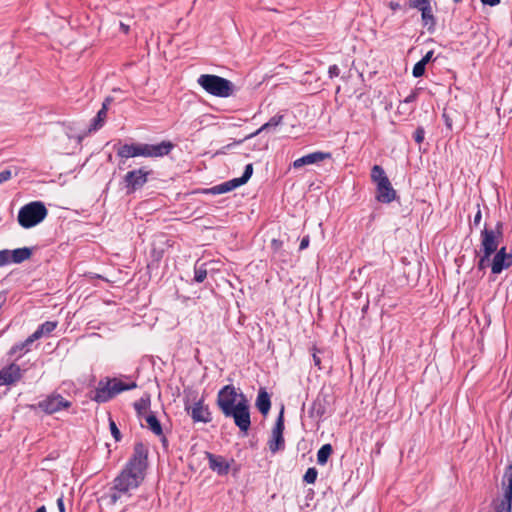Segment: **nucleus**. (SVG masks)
Here are the masks:
<instances>
[{
	"label": "nucleus",
	"instance_id": "obj_57",
	"mask_svg": "<svg viewBox=\"0 0 512 512\" xmlns=\"http://www.w3.org/2000/svg\"><path fill=\"white\" fill-rule=\"evenodd\" d=\"M356 72H357L360 76H362V74H363V71H359L358 69H356Z\"/></svg>",
	"mask_w": 512,
	"mask_h": 512
},
{
	"label": "nucleus",
	"instance_id": "obj_32",
	"mask_svg": "<svg viewBox=\"0 0 512 512\" xmlns=\"http://www.w3.org/2000/svg\"><path fill=\"white\" fill-rule=\"evenodd\" d=\"M11 250L3 249L0 250V267L11 264Z\"/></svg>",
	"mask_w": 512,
	"mask_h": 512
},
{
	"label": "nucleus",
	"instance_id": "obj_40",
	"mask_svg": "<svg viewBox=\"0 0 512 512\" xmlns=\"http://www.w3.org/2000/svg\"><path fill=\"white\" fill-rule=\"evenodd\" d=\"M12 177V172L9 169L0 171V184L8 181Z\"/></svg>",
	"mask_w": 512,
	"mask_h": 512
},
{
	"label": "nucleus",
	"instance_id": "obj_26",
	"mask_svg": "<svg viewBox=\"0 0 512 512\" xmlns=\"http://www.w3.org/2000/svg\"><path fill=\"white\" fill-rule=\"evenodd\" d=\"M144 419L146 422V428H148L156 436H162V425L158 418L153 413L147 414L146 416H144Z\"/></svg>",
	"mask_w": 512,
	"mask_h": 512
},
{
	"label": "nucleus",
	"instance_id": "obj_15",
	"mask_svg": "<svg viewBox=\"0 0 512 512\" xmlns=\"http://www.w3.org/2000/svg\"><path fill=\"white\" fill-rule=\"evenodd\" d=\"M497 248L498 241L496 232L484 228L481 232V249L483 253H486V257H491V255L497 251Z\"/></svg>",
	"mask_w": 512,
	"mask_h": 512
},
{
	"label": "nucleus",
	"instance_id": "obj_3",
	"mask_svg": "<svg viewBox=\"0 0 512 512\" xmlns=\"http://www.w3.org/2000/svg\"><path fill=\"white\" fill-rule=\"evenodd\" d=\"M371 181L376 186L375 198L378 202L389 204L397 197V192L393 188L385 170L380 165H374L371 168Z\"/></svg>",
	"mask_w": 512,
	"mask_h": 512
},
{
	"label": "nucleus",
	"instance_id": "obj_12",
	"mask_svg": "<svg viewBox=\"0 0 512 512\" xmlns=\"http://www.w3.org/2000/svg\"><path fill=\"white\" fill-rule=\"evenodd\" d=\"M70 405L71 403L65 400L60 394H53L39 402V407L48 414L68 408Z\"/></svg>",
	"mask_w": 512,
	"mask_h": 512
},
{
	"label": "nucleus",
	"instance_id": "obj_56",
	"mask_svg": "<svg viewBox=\"0 0 512 512\" xmlns=\"http://www.w3.org/2000/svg\"><path fill=\"white\" fill-rule=\"evenodd\" d=\"M36 512H47L45 506L39 507Z\"/></svg>",
	"mask_w": 512,
	"mask_h": 512
},
{
	"label": "nucleus",
	"instance_id": "obj_35",
	"mask_svg": "<svg viewBox=\"0 0 512 512\" xmlns=\"http://www.w3.org/2000/svg\"><path fill=\"white\" fill-rule=\"evenodd\" d=\"M149 406V400L140 399L134 403V408L138 413V416L142 415V411L146 410Z\"/></svg>",
	"mask_w": 512,
	"mask_h": 512
},
{
	"label": "nucleus",
	"instance_id": "obj_10",
	"mask_svg": "<svg viewBox=\"0 0 512 512\" xmlns=\"http://www.w3.org/2000/svg\"><path fill=\"white\" fill-rule=\"evenodd\" d=\"M283 431H284V417H283V409H282L276 419L275 426L272 430L271 438L268 441L269 450L272 453H276L285 448Z\"/></svg>",
	"mask_w": 512,
	"mask_h": 512
},
{
	"label": "nucleus",
	"instance_id": "obj_47",
	"mask_svg": "<svg viewBox=\"0 0 512 512\" xmlns=\"http://www.w3.org/2000/svg\"><path fill=\"white\" fill-rule=\"evenodd\" d=\"M316 352H317V349H314V353H313V355H312V357H313V363H314V365H315L316 367H318L319 369H321V366H320V365H321V359H320V357L317 355V353H316Z\"/></svg>",
	"mask_w": 512,
	"mask_h": 512
},
{
	"label": "nucleus",
	"instance_id": "obj_6",
	"mask_svg": "<svg viewBox=\"0 0 512 512\" xmlns=\"http://www.w3.org/2000/svg\"><path fill=\"white\" fill-rule=\"evenodd\" d=\"M47 208L41 201L30 202L20 208L18 223L23 228H32L42 222L47 216Z\"/></svg>",
	"mask_w": 512,
	"mask_h": 512
},
{
	"label": "nucleus",
	"instance_id": "obj_25",
	"mask_svg": "<svg viewBox=\"0 0 512 512\" xmlns=\"http://www.w3.org/2000/svg\"><path fill=\"white\" fill-rule=\"evenodd\" d=\"M57 327V322L46 321L38 326V328L32 333V339H40L43 336L49 335Z\"/></svg>",
	"mask_w": 512,
	"mask_h": 512
},
{
	"label": "nucleus",
	"instance_id": "obj_51",
	"mask_svg": "<svg viewBox=\"0 0 512 512\" xmlns=\"http://www.w3.org/2000/svg\"><path fill=\"white\" fill-rule=\"evenodd\" d=\"M6 300H7V292L1 291L0 292V309L6 303Z\"/></svg>",
	"mask_w": 512,
	"mask_h": 512
},
{
	"label": "nucleus",
	"instance_id": "obj_45",
	"mask_svg": "<svg viewBox=\"0 0 512 512\" xmlns=\"http://www.w3.org/2000/svg\"><path fill=\"white\" fill-rule=\"evenodd\" d=\"M309 243H310V238H309V236H308V235L304 236V237L301 239V242H300V245H299V249H300V250H304V249L308 248Z\"/></svg>",
	"mask_w": 512,
	"mask_h": 512
},
{
	"label": "nucleus",
	"instance_id": "obj_58",
	"mask_svg": "<svg viewBox=\"0 0 512 512\" xmlns=\"http://www.w3.org/2000/svg\"><path fill=\"white\" fill-rule=\"evenodd\" d=\"M455 3H459L461 2V0H453Z\"/></svg>",
	"mask_w": 512,
	"mask_h": 512
},
{
	"label": "nucleus",
	"instance_id": "obj_23",
	"mask_svg": "<svg viewBox=\"0 0 512 512\" xmlns=\"http://www.w3.org/2000/svg\"><path fill=\"white\" fill-rule=\"evenodd\" d=\"M282 121H283V115L276 114L273 117H271L268 122L263 124L258 130H256L255 132L251 133L250 135H248L245 139L253 138L256 135H258V134H260L261 132H264V131L275 130L276 127H278L280 124H282Z\"/></svg>",
	"mask_w": 512,
	"mask_h": 512
},
{
	"label": "nucleus",
	"instance_id": "obj_29",
	"mask_svg": "<svg viewBox=\"0 0 512 512\" xmlns=\"http://www.w3.org/2000/svg\"><path fill=\"white\" fill-rule=\"evenodd\" d=\"M332 453V446L330 444H324L317 452V463L319 465H325L328 458Z\"/></svg>",
	"mask_w": 512,
	"mask_h": 512
},
{
	"label": "nucleus",
	"instance_id": "obj_46",
	"mask_svg": "<svg viewBox=\"0 0 512 512\" xmlns=\"http://www.w3.org/2000/svg\"><path fill=\"white\" fill-rule=\"evenodd\" d=\"M328 74L330 78L336 77L339 75L338 66H329Z\"/></svg>",
	"mask_w": 512,
	"mask_h": 512
},
{
	"label": "nucleus",
	"instance_id": "obj_53",
	"mask_svg": "<svg viewBox=\"0 0 512 512\" xmlns=\"http://www.w3.org/2000/svg\"><path fill=\"white\" fill-rule=\"evenodd\" d=\"M120 29L125 34H127L129 32V26L122 22L120 23Z\"/></svg>",
	"mask_w": 512,
	"mask_h": 512
},
{
	"label": "nucleus",
	"instance_id": "obj_22",
	"mask_svg": "<svg viewBox=\"0 0 512 512\" xmlns=\"http://www.w3.org/2000/svg\"><path fill=\"white\" fill-rule=\"evenodd\" d=\"M256 407L263 415L268 414L271 408L270 395L268 394L265 388L259 389L256 399Z\"/></svg>",
	"mask_w": 512,
	"mask_h": 512
},
{
	"label": "nucleus",
	"instance_id": "obj_38",
	"mask_svg": "<svg viewBox=\"0 0 512 512\" xmlns=\"http://www.w3.org/2000/svg\"><path fill=\"white\" fill-rule=\"evenodd\" d=\"M430 6V2L428 0H410V7L417 8L422 12L423 7Z\"/></svg>",
	"mask_w": 512,
	"mask_h": 512
},
{
	"label": "nucleus",
	"instance_id": "obj_4",
	"mask_svg": "<svg viewBox=\"0 0 512 512\" xmlns=\"http://www.w3.org/2000/svg\"><path fill=\"white\" fill-rule=\"evenodd\" d=\"M136 387L137 384L134 381L125 383L117 378H106L105 380L99 381L98 386L95 389L93 400L98 403H105L115 397L117 394L123 391L132 390Z\"/></svg>",
	"mask_w": 512,
	"mask_h": 512
},
{
	"label": "nucleus",
	"instance_id": "obj_13",
	"mask_svg": "<svg viewBox=\"0 0 512 512\" xmlns=\"http://www.w3.org/2000/svg\"><path fill=\"white\" fill-rule=\"evenodd\" d=\"M174 148V144L170 141H162L158 144H145V157L158 158L168 155Z\"/></svg>",
	"mask_w": 512,
	"mask_h": 512
},
{
	"label": "nucleus",
	"instance_id": "obj_55",
	"mask_svg": "<svg viewBox=\"0 0 512 512\" xmlns=\"http://www.w3.org/2000/svg\"><path fill=\"white\" fill-rule=\"evenodd\" d=\"M501 228H502V223L501 222H498L497 225H496V229H497V233L499 235H501Z\"/></svg>",
	"mask_w": 512,
	"mask_h": 512
},
{
	"label": "nucleus",
	"instance_id": "obj_36",
	"mask_svg": "<svg viewBox=\"0 0 512 512\" xmlns=\"http://www.w3.org/2000/svg\"><path fill=\"white\" fill-rule=\"evenodd\" d=\"M417 99V92L412 91L399 105V109L405 108L406 105L414 103Z\"/></svg>",
	"mask_w": 512,
	"mask_h": 512
},
{
	"label": "nucleus",
	"instance_id": "obj_31",
	"mask_svg": "<svg viewBox=\"0 0 512 512\" xmlns=\"http://www.w3.org/2000/svg\"><path fill=\"white\" fill-rule=\"evenodd\" d=\"M318 471L315 467H310L307 469L303 476V481L308 484H313L317 479Z\"/></svg>",
	"mask_w": 512,
	"mask_h": 512
},
{
	"label": "nucleus",
	"instance_id": "obj_28",
	"mask_svg": "<svg viewBox=\"0 0 512 512\" xmlns=\"http://www.w3.org/2000/svg\"><path fill=\"white\" fill-rule=\"evenodd\" d=\"M421 14H422L423 25L427 27L428 31H430V32L433 31L436 22H435L434 15L432 13L431 5L428 7L427 6L423 7Z\"/></svg>",
	"mask_w": 512,
	"mask_h": 512
},
{
	"label": "nucleus",
	"instance_id": "obj_33",
	"mask_svg": "<svg viewBox=\"0 0 512 512\" xmlns=\"http://www.w3.org/2000/svg\"><path fill=\"white\" fill-rule=\"evenodd\" d=\"M66 135L69 139H75L77 143H81L82 140L89 134L86 130L79 134H75L71 128H67Z\"/></svg>",
	"mask_w": 512,
	"mask_h": 512
},
{
	"label": "nucleus",
	"instance_id": "obj_14",
	"mask_svg": "<svg viewBox=\"0 0 512 512\" xmlns=\"http://www.w3.org/2000/svg\"><path fill=\"white\" fill-rule=\"evenodd\" d=\"M512 265V254L506 252V248L502 247L498 250L491 264L493 274H500L504 269Z\"/></svg>",
	"mask_w": 512,
	"mask_h": 512
},
{
	"label": "nucleus",
	"instance_id": "obj_9",
	"mask_svg": "<svg viewBox=\"0 0 512 512\" xmlns=\"http://www.w3.org/2000/svg\"><path fill=\"white\" fill-rule=\"evenodd\" d=\"M150 173V171L144 168L127 172L124 176V185L127 193H134L136 190L142 188L147 183Z\"/></svg>",
	"mask_w": 512,
	"mask_h": 512
},
{
	"label": "nucleus",
	"instance_id": "obj_37",
	"mask_svg": "<svg viewBox=\"0 0 512 512\" xmlns=\"http://www.w3.org/2000/svg\"><path fill=\"white\" fill-rule=\"evenodd\" d=\"M413 138L417 144H421L425 138V130L423 127H418L414 133Z\"/></svg>",
	"mask_w": 512,
	"mask_h": 512
},
{
	"label": "nucleus",
	"instance_id": "obj_30",
	"mask_svg": "<svg viewBox=\"0 0 512 512\" xmlns=\"http://www.w3.org/2000/svg\"><path fill=\"white\" fill-rule=\"evenodd\" d=\"M207 277V263H196L194 267V280L202 283Z\"/></svg>",
	"mask_w": 512,
	"mask_h": 512
},
{
	"label": "nucleus",
	"instance_id": "obj_44",
	"mask_svg": "<svg viewBox=\"0 0 512 512\" xmlns=\"http://www.w3.org/2000/svg\"><path fill=\"white\" fill-rule=\"evenodd\" d=\"M489 259L490 257H486V253H483V256L479 259L478 268L480 270L484 269L487 266Z\"/></svg>",
	"mask_w": 512,
	"mask_h": 512
},
{
	"label": "nucleus",
	"instance_id": "obj_1",
	"mask_svg": "<svg viewBox=\"0 0 512 512\" xmlns=\"http://www.w3.org/2000/svg\"><path fill=\"white\" fill-rule=\"evenodd\" d=\"M148 468V448L142 442H136L128 462L113 480L109 492L110 502L117 503L122 497L130 496L144 481Z\"/></svg>",
	"mask_w": 512,
	"mask_h": 512
},
{
	"label": "nucleus",
	"instance_id": "obj_52",
	"mask_svg": "<svg viewBox=\"0 0 512 512\" xmlns=\"http://www.w3.org/2000/svg\"><path fill=\"white\" fill-rule=\"evenodd\" d=\"M389 7H390L393 11H395V10L400 9V7H401V6H400V4H399V3H397V2H390V3H389Z\"/></svg>",
	"mask_w": 512,
	"mask_h": 512
},
{
	"label": "nucleus",
	"instance_id": "obj_7",
	"mask_svg": "<svg viewBox=\"0 0 512 512\" xmlns=\"http://www.w3.org/2000/svg\"><path fill=\"white\" fill-rule=\"evenodd\" d=\"M184 409L190 415L194 423H209L212 415L208 405L204 403V397H198L197 393H189L184 399Z\"/></svg>",
	"mask_w": 512,
	"mask_h": 512
},
{
	"label": "nucleus",
	"instance_id": "obj_8",
	"mask_svg": "<svg viewBox=\"0 0 512 512\" xmlns=\"http://www.w3.org/2000/svg\"><path fill=\"white\" fill-rule=\"evenodd\" d=\"M502 497L493 501L495 512L512 511V464L508 465L502 477Z\"/></svg>",
	"mask_w": 512,
	"mask_h": 512
},
{
	"label": "nucleus",
	"instance_id": "obj_21",
	"mask_svg": "<svg viewBox=\"0 0 512 512\" xmlns=\"http://www.w3.org/2000/svg\"><path fill=\"white\" fill-rule=\"evenodd\" d=\"M253 174V165L251 163L247 164L245 166L244 172L241 177L233 178L231 180L226 181L229 189L232 191L245 183L248 182V180L251 178Z\"/></svg>",
	"mask_w": 512,
	"mask_h": 512
},
{
	"label": "nucleus",
	"instance_id": "obj_27",
	"mask_svg": "<svg viewBox=\"0 0 512 512\" xmlns=\"http://www.w3.org/2000/svg\"><path fill=\"white\" fill-rule=\"evenodd\" d=\"M32 255V250L28 247L17 248L11 250V260L12 263H22L25 260L29 259Z\"/></svg>",
	"mask_w": 512,
	"mask_h": 512
},
{
	"label": "nucleus",
	"instance_id": "obj_19",
	"mask_svg": "<svg viewBox=\"0 0 512 512\" xmlns=\"http://www.w3.org/2000/svg\"><path fill=\"white\" fill-rule=\"evenodd\" d=\"M112 98L107 97L102 103L101 109L97 112L96 116L92 119L88 129L86 130L88 134L92 132H96L101 129L105 123L107 117L108 106L111 103Z\"/></svg>",
	"mask_w": 512,
	"mask_h": 512
},
{
	"label": "nucleus",
	"instance_id": "obj_2",
	"mask_svg": "<svg viewBox=\"0 0 512 512\" xmlns=\"http://www.w3.org/2000/svg\"><path fill=\"white\" fill-rule=\"evenodd\" d=\"M239 397L237 400L238 394L233 385H226L218 392L217 405L225 417L233 418L240 431L246 433L251 426L249 405L243 394Z\"/></svg>",
	"mask_w": 512,
	"mask_h": 512
},
{
	"label": "nucleus",
	"instance_id": "obj_54",
	"mask_svg": "<svg viewBox=\"0 0 512 512\" xmlns=\"http://www.w3.org/2000/svg\"><path fill=\"white\" fill-rule=\"evenodd\" d=\"M160 437H161V442H162L163 446H164V447H167V446H168V440H167V438H166L163 434H162V436H160Z\"/></svg>",
	"mask_w": 512,
	"mask_h": 512
},
{
	"label": "nucleus",
	"instance_id": "obj_5",
	"mask_svg": "<svg viewBox=\"0 0 512 512\" xmlns=\"http://www.w3.org/2000/svg\"><path fill=\"white\" fill-rule=\"evenodd\" d=\"M197 83L208 94L219 98L230 97L234 91V85L230 80L217 75L202 74L197 79Z\"/></svg>",
	"mask_w": 512,
	"mask_h": 512
},
{
	"label": "nucleus",
	"instance_id": "obj_16",
	"mask_svg": "<svg viewBox=\"0 0 512 512\" xmlns=\"http://www.w3.org/2000/svg\"><path fill=\"white\" fill-rule=\"evenodd\" d=\"M330 158H331V153L316 151V152L304 155V156L294 160L292 166L295 169H299L305 165L317 164L319 162H322V161H324L326 159H330Z\"/></svg>",
	"mask_w": 512,
	"mask_h": 512
},
{
	"label": "nucleus",
	"instance_id": "obj_42",
	"mask_svg": "<svg viewBox=\"0 0 512 512\" xmlns=\"http://www.w3.org/2000/svg\"><path fill=\"white\" fill-rule=\"evenodd\" d=\"M426 66H413L412 74L414 77H421L425 73Z\"/></svg>",
	"mask_w": 512,
	"mask_h": 512
},
{
	"label": "nucleus",
	"instance_id": "obj_11",
	"mask_svg": "<svg viewBox=\"0 0 512 512\" xmlns=\"http://www.w3.org/2000/svg\"><path fill=\"white\" fill-rule=\"evenodd\" d=\"M20 366L14 362L0 369V386H10L17 383L23 376Z\"/></svg>",
	"mask_w": 512,
	"mask_h": 512
},
{
	"label": "nucleus",
	"instance_id": "obj_24",
	"mask_svg": "<svg viewBox=\"0 0 512 512\" xmlns=\"http://www.w3.org/2000/svg\"><path fill=\"white\" fill-rule=\"evenodd\" d=\"M34 341H36V339H32L31 334L25 341L13 345L9 351V354L11 356L18 354V357H21L30 350V347Z\"/></svg>",
	"mask_w": 512,
	"mask_h": 512
},
{
	"label": "nucleus",
	"instance_id": "obj_49",
	"mask_svg": "<svg viewBox=\"0 0 512 512\" xmlns=\"http://www.w3.org/2000/svg\"><path fill=\"white\" fill-rule=\"evenodd\" d=\"M57 507L59 509V512H65V504H64L63 496H60L57 499Z\"/></svg>",
	"mask_w": 512,
	"mask_h": 512
},
{
	"label": "nucleus",
	"instance_id": "obj_41",
	"mask_svg": "<svg viewBox=\"0 0 512 512\" xmlns=\"http://www.w3.org/2000/svg\"><path fill=\"white\" fill-rule=\"evenodd\" d=\"M433 54L434 52L431 50V51H428L423 57L422 59H420L418 62H416L415 64H429V62L432 60V57H433Z\"/></svg>",
	"mask_w": 512,
	"mask_h": 512
},
{
	"label": "nucleus",
	"instance_id": "obj_43",
	"mask_svg": "<svg viewBox=\"0 0 512 512\" xmlns=\"http://www.w3.org/2000/svg\"><path fill=\"white\" fill-rule=\"evenodd\" d=\"M481 219H482V213H481L479 205H477V212L474 215L472 224L474 226H478L481 222Z\"/></svg>",
	"mask_w": 512,
	"mask_h": 512
},
{
	"label": "nucleus",
	"instance_id": "obj_34",
	"mask_svg": "<svg viewBox=\"0 0 512 512\" xmlns=\"http://www.w3.org/2000/svg\"><path fill=\"white\" fill-rule=\"evenodd\" d=\"M109 428H110V432H111V435L113 436V438L115 439L116 442H119L121 440V432L120 430L118 429L115 421L113 419H109Z\"/></svg>",
	"mask_w": 512,
	"mask_h": 512
},
{
	"label": "nucleus",
	"instance_id": "obj_48",
	"mask_svg": "<svg viewBox=\"0 0 512 512\" xmlns=\"http://www.w3.org/2000/svg\"><path fill=\"white\" fill-rule=\"evenodd\" d=\"M281 245H282L281 241L276 240V239H273L271 242V247L274 252H277L278 250H280Z\"/></svg>",
	"mask_w": 512,
	"mask_h": 512
},
{
	"label": "nucleus",
	"instance_id": "obj_17",
	"mask_svg": "<svg viewBox=\"0 0 512 512\" xmlns=\"http://www.w3.org/2000/svg\"><path fill=\"white\" fill-rule=\"evenodd\" d=\"M206 457L208 459L209 468L212 471L221 476L229 473L230 463L223 456L206 452Z\"/></svg>",
	"mask_w": 512,
	"mask_h": 512
},
{
	"label": "nucleus",
	"instance_id": "obj_18",
	"mask_svg": "<svg viewBox=\"0 0 512 512\" xmlns=\"http://www.w3.org/2000/svg\"><path fill=\"white\" fill-rule=\"evenodd\" d=\"M117 156L121 159L145 157L144 143L120 145L117 148Z\"/></svg>",
	"mask_w": 512,
	"mask_h": 512
},
{
	"label": "nucleus",
	"instance_id": "obj_39",
	"mask_svg": "<svg viewBox=\"0 0 512 512\" xmlns=\"http://www.w3.org/2000/svg\"><path fill=\"white\" fill-rule=\"evenodd\" d=\"M214 192L215 193H218V194H222V193H227V192H230L231 190L229 189L228 185L226 182H223L217 186H215L213 188Z\"/></svg>",
	"mask_w": 512,
	"mask_h": 512
},
{
	"label": "nucleus",
	"instance_id": "obj_20",
	"mask_svg": "<svg viewBox=\"0 0 512 512\" xmlns=\"http://www.w3.org/2000/svg\"><path fill=\"white\" fill-rule=\"evenodd\" d=\"M253 174V165L251 163L247 164L245 166L244 172L241 177L233 178L231 180L226 181L229 189L232 191L245 183L248 182V180L251 178Z\"/></svg>",
	"mask_w": 512,
	"mask_h": 512
},
{
	"label": "nucleus",
	"instance_id": "obj_50",
	"mask_svg": "<svg viewBox=\"0 0 512 512\" xmlns=\"http://www.w3.org/2000/svg\"><path fill=\"white\" fill-rule=\"evenodd\" d=\"M501 0H481L483 5L494 7L500 3Z\"/></svg>",
	"mask_w": 512,
	"mask_h": 512
}]
</instances>
